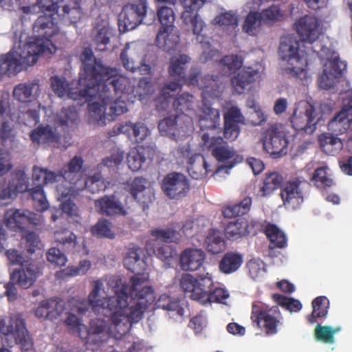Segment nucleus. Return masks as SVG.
I'll list each match as a JSON object with an SVG mask.
<instances>
[{
    "label": "nucleus",
    "mask_w": 352,
    "mask_h": 352,
    "mask_svg": "<svg viewBox=\"0 0 352 352\" xmlns=\"http://www.w3.org/2000/svg\"><path fill=\"white\" fill-rule=\"evenodd\" d=\"M304 183L299 179L287 182L281 189L280 197L283 205L287 209L296 210L304 201L302 185Z\"/></svg>",
    "instance_id": "22"
},
{
    "label": "nucleus",
    "mask_w": 352,
    "mask_h": 352,
    "mask_svg": "<svg viewBox=\"0 0 352 352\" xmlns=\"http://www.w3.org/2000/svg\"><path fill=\"white\" fill-rule=\"evenodd\" d=\"M96 211L102 215L113 216L116 214L126 215L122 204L113 195H104L94 202Z\"/></svg>",
    "instance_id": "33"
},
{
    "label": "nucleus",
    "mask_w": 352,
    "mask_h": 352,
    "mask_svg": "<svg viewBox=\"0 0 352 352\" xmlns=\"http://www.w3.org/2000/svg\"><path fill=\"white\" fill-rule=\"evenodd\" d=\"M300 42L293 36H285L281 38L278 48L280 57L287 60L289 64L296 66L289 67L285 69V72L291 77L302 80L305 78L307 72L304 66L307 65V59L304 58L302 52L300 53Z\"/></svg>",
    "instance_id": "10"
},
{
    "label": "nucleus",
    "mask_w": 352,
    "mask_h": 352,
    "mask_svg": "<svg viewBox=\"0 0 352 352\" xmlns=\"http://www.w3.org/2000/svg\"><path fill=\"white\" fill-rule=\"evenodd\" d=\"M78 114L74 107H63L57 113L56 117V124L58 126L63 127L65 131L69 128H72L77 124Z\"/></svg>",
    "instance_id": "49"
},
{
    "label": "nucleus",
    "mask_w": 352,
    "mask_h": 352,
    "mask_svg": "<svg viewBox=\"0 0 352 352\" xmlns=\"http://www.w3.org/2000/svg\"><path fill=\"white\" fill-rule=\"evenodd\" d=\"M156 307L164 310L175 311L179 316H184V309L181 307L179 301L172 298L166 294L160 296L155 303Z\"/></svg>",
    "instance_id": "61"
},
{
    "label": "nucleus",
    "mask_w": 352,
    "mask_h": 352,
    "mask_svg": "<svg viewBox=\"0 0 352 352\" xmlns=\"http://www.w3.org/2000/svg\"><path fill=\"white\" fill-rule=\"evenodd\" d=\"M340 330V327L332 328L330 326H322L318 324L314 331L315 338L325 344H333L335 341L334 335Z\"/></svg>",
    "instance_id": "63"
},
{
    "label": "nucleus",
    "mask_w": 352,
    "mask_h": 352,
    "mask_svg": "<svg viewBox=\"0 0 352 352\" xmlns=\"http://www.w3.org/2000/svg\"><path fill=\"white\" fill-rule=\"evenodd\" d=\"M208 0H182L184 8L182 18L186 23H190L192 27L194 34L199 35L204 26V21L197 14V12Z\"/></svg>",
    "instance_id": "24"
},
{
    "label": "nucleus",
    "mask_w": 352,
    "mask_h": 352,
    "mask_svg": "<svg viewBox=\"0 0 352 352\" xmlns=\"http://www.w3.org/2000/svg\"><path fill=\"white\" fill-rule=\"evenodd\" d=\"M111 80H102L98 82V85L93 87H82L83 89L78 91V98H86L89 101L88 110L91 116H98L100 119L105 112L108 111V105L111 100L110 95H108L109 86L113 89L114 94L123 93L130 87V79L128 78V83L125 87L120 86V83Z\"/></svg>",
    "instance_id": "5"
},
{
    "label": "nucleus",
    "mask_w": 352,
    "mask_h": 352,
    "mask_svg": "<svg viewBox=\"0 0 352 352\" xmlns=\"http://www.w3.org/2000/svg\"><path fill=\"white\" fill-rule=\"evenodd\" d=\"M131 89V82H130V87L123 93L114 94L113 89L111 86L108 88V95L111 96V100L108 105L107 113L111 116H117L123 114L127 111L126 103L124 100L122 99L126 94Z\"/></svg>",
    "instance_id": "45"
},
{
    "label": "nucleus",
    "mask_w": 352,
    "mask_h": 352,
    "mask_svg": "<svg viewBox=\"0 0 352 352\" xmlns=\"http://www.w3.org/2000/svg\"><path fill=\"white\" fill-rule=\"evenodd\" d=\"M55 15L43 14L33 25L38 38L34 42L19 45L0 56V76H14L37 62L38 56L46 50L44 39L50 41L58 32Z\"/></svg>",
    "instance_id": "2"
},
{
    "label": "nucleus",
    "mask_w": 352,
    "mask_h": 352,
    "mask_svg": "<svg viewBox=\"0 0 352 352\" xmlns=\"http://www.w3.org/2000/svg\"><path fill=\"white\" fill-rule=\"evenodd\" d=\"M191 58L184 54L175 55L170 58L168 74L179 85V82L181 79H184Z\"/></svg>",
    "instance_id": "37"
},
{
    "label": "nucleus",
    "mask_w": 352,
    "mask_h": 352,
    "mask_svg": "<svg viewBox=\"0 0 352 352\" xmlns=\"http://www.w3.org/2000/svg\"><path fill=\"white\" fill-rule=\"evenodd\" d=\"M113 29L110 26L109 23L105 20H100L96 22L94 27L91 36L92 41L100 46L102 45L105 46L110 41V38L113 36Z\"/></svg>",
    "instance_id": "42"
},
{
    "label": "nucleus",
    "mask_w": 352,
    "mask_h": 352,
    "mask_svg": "<svg viewBox=\"0 0 352 352\" xmlns=\"http://www.w3.org/2000/svg\"><path fill=\"white\" fill-rule=\"evenodd\" d=\"M161 188L169 199L179 200L187 195L190 185L184 175L173 172L167 174L163 178L161 182Z\"/></svg>",
    "instance_id": "16"
},
{
    "label": "nucleus",
    "mask_w": 352,
    "mask_h": 352,
    "mask_svg": "<svg viewBox=\"0 0 352 352\" xmlns=\"http://www.w3.org/2000/svg\"><path fill=\"white\" fill-rule=\"evenodd\" d=\"M157 16L161 27L156 36V45L160 48L170 52L175 48L180 40L178 31L174 26L175 13L171 8L160 6L157 8Z\"/></svg>",
    "instance_id": "11"
},
{
    "label": "nucleus",
    "mask_w": 352,
    "mask_h": 352,
    "mask_svg": "<svg viewBox=\"0 0 352 352\" xmlns=\"http://www.w3.org/2000/svg\"><path fill=\"white\" fill-rule=\"evenodd\" d=\"M40 93L38 80L16 85L13 89V98L21 103H29L37 98Z\"/></svg>",
    "instance_id": "32"
},
{
    "label": "nucleus",
    "mask_w": 352,
    "mask_h": 352,
    "mask_svg": "<svg viewBox=\"0 0 352 352\" xmlns=\"http://www.w3.org/2000/svg\"><path fill=\"white\" fill-rule=\"evenodd\" d=\"M250 318L253 326L263 331L266 336H273L278 333L283 318L277 306L269 308L261 302L256 301L252 305Z\"/></svg>",
    "instance_id": "12"
},
{
    "label": "nucleus",
    "mask_w": 352,
    "mask_h": 352,
    "mask_svg": "<svg viewBox=\"0 0 352 352\" xmlns=\"http://www.w3.org/2000/svg\"><path fill=\"white\" fill-rule=\"evenodd\" d=\"M265 234L274 247L278 248L285 247L287 244L286 236L274 224L267 225L265 229Z\"/></svg>",
    "instance_id": "62"
},
{
    "label": "nucleus",
    "mask_w": 352,
    "mask_h": 352,
    "mask_svg": "<svg viewBox=\"0 0 352 352\" xmlns=\"http://www.w3.org/2000/svg\"><path fill=\"white\" fill-rule=\"evenodd\" d=\"M252 206V198L245 197L239 203L228 205L223 208L222 214L226 218H233L246 214Z\"/></svg>",
    "instance_id": "53"
},
{
    "label": "nucleus",
    "mask_w": 352,
    "mask_h": 352,
    "mask_svg": "<svg viewBox=\"0 0 352 352\" xmlns=\"http://www.w3.org/2000/svg\"><path fill=\"white\" fill-rule=\"evenodd\" d=\"M80 58L83 66L80 72L78 85L80 87H93L102 80H112L120 83L125 87L128 78L120 74L116 68L106 66L94 56L91 50L86 48L81 54Z\"/></svg>",
    "instance_id": "3"
},
{
    "label": "nucleus",
    "mask_w": 352,
    "mask_h": 352,
    "mask_svg": "<svg viewBox=\"0 0 352 352\" xmlns=\"http://www.w3.org/2000/svg\"><path fill=\"white\" fill-rule=\"evenodd\" d=\"M151 234L165 243H177L182 237L179 226L175 224H171L164 228L152 230Z\"/></svg>",
    "instance_id": "50"
},
{
    "label": "nucleus",
    "mask_w": 352,
    "mask_h": 352,
    "mask_svg": "<svg viewBox=\"0 0 352 352\" xmlns=\"http://www.w3.org/2000/svg\"><path fill=\"white\" fill-rule=\"evenodd\" d=\"M313 311L307 316V320L311 324L317 322L319 318H325L327 317L329 307V301L325 296H318L312 301Z\"/></svg>",
    "instance_id": "52"
},
{
    "label": "nucleus",
    "mask_w": 352,
    "mask_h": 352,
    "mask_svg": "<svg viewBox=\"0 0 352 352\" xmlns=\"http://www.w3.org/2000/svg\"><path fill=\"white\" fill-rule=\"evenodd\" d=\"M147 180L142 177H136L128 184L127 188L131 196L143 207L148 206L151 201V193H146Z\"/></svg>",
    "instance_id": "38"
},
{
    "label": "nucleus",
    "mask_w": 352,
    "mask_h": 352,
    "mask_svg": "<svg viewBox=\"0 0 352 352\" xmlns=\"http://www.w3.org/2000/svg\"><path fill=\"white\" fill-rule=\"evenodd\" d=\"M43 221L41 214L28 210L10 208L6 212L5 223L8 229L14 232H23L30 226H38Z\"/></svg>",
    "instance_id": "13"
},
{
    "label": "nucleus",
    "mask_w": 352,
    "mask_h": 352,
    "mask_svg": "<svg viewBox=\"0 0 352 352\" xmlns=\"http://www.w3.org/2000/svg\"><path fill=\"white\" fill-rule=\"evenodd\" d=\"M30 137L33 142L37 144L54 142L59 139L58 135L55 133L49 125L38 126L31 132Z\"/></svg>",
    "instance_id": "51"
},
{
    "label": "nucleus",
    "mask_w": 352,
    "mask_h": 352,
    "mask_svg": "<svg viewBox=\"0 0 352 352\" xmlns=\"http://www.w3.org/2000/svg\"><path fill=\"white\" fill-rule=\"evenodd\" d=\"M206 260L205 252L200 249L187 248L180 254V267L184 271L199 270Z\"/></svg>",
    "instance_id": "34"
},
{
    "label": "nucleus",
    "mask_w": 352,
    "mask_h": 352,
    "mask_svg": "<svg viewBox=\"0 0 352 352\" xmlns=\"http://www.w3.org/2000/svg\"><path fill=\"white\" fill-rule=\"evenodd\" d=\"M283 177L277 172H267L260 184L261 197H267L278 189L283 183Z\"/></svg>",
    "instance_id": "46"
},
{
    "label": "nucleus",
    "mask_w": 352,
    "mask_h": 352,
    "mask_svg": "<svg viewBox=\"0 0 352 352\" xmlns=\"http://www.w3.org/2000/svg\"><path fill=\"white\" fill-rule=\"evenodd\" d=\"M133 50L126 46L120 53V60L124 67L129 71L135 72L138 71L142 75L152 74V67L146 63L145 58H142L140 63H136L132 58Z\"/></svg>",
    "instance_id": "35"
},
{
    "label": "nucleus",
    "mask_w": 352,
    "mask_h": 352,
    "mask_svg": "<svg viewBox=\"0 0 352 352\" xmlns=\"http://www.w3.org/2000/svg\"><path fill=\"white\" fill-rule=\"evenodd\" d=\"M65 1L63 4L58 3V0H36V7H38L43 14L57 15L70 23H76L77 21H73L69 17V14L63 15V6L68 5Z\"/></svg>",
    "instance_id": "43"
},
{
    "label": "nucleus",
    "mask_w": 352,
    "mask_h": 352,
    "mask_svg": "<svg viewBox=\"0 0 352 352\" xmlns=\"http://www.w3.org/2000/svg\"><path fill=\"white\" fill-rule=\"evenodd\" d=\"M106 185L104 179L102 178L100 174H95L93 176L85 178H80L78 182H75L74 186H68L66 188L62 190V187H58V192L63 197H66L68 195H72L78 193L79 191L84 189L87 190L89 192L95 194L101 190H104Z\"/></svg>",
    "instance_id": "18"
},
{
    "label": "nucleus",
    "mask_w": 352,
    "mask_h": 352,
    "mask_svg": "<svg viewBox=\"0 0 352 352\" xmlns=\"http://www.w3.org/2000/svg\"><path fill=\"white\" fill-rule=\"evenodd\" d=\"M10 106L8 102L0 101V140L3 146L12 147L16 141V132L10 120Z\"/></svg>",
    "instance_id": "21"
},
{
    "label": "nucleus",
    "mask_w": 352,
    "mask_h": 352,
    "mask_svg": "<svg viewBox=\"0 0 352 352\" xmlns=\"http://www.w3.org/2000/svg\"><path fill=\"white\" fill-rule=\"evenodd\" d=\"M296 32L304 42L313 43L321 34L320 21L315 16L306 14L295 23Z\"/></svg>",
    "instance_id": "19"
},
{
    "label": "nucleus",
    "mask_w": 352,
    "mask_h": 352,
    "mask_svg": "<svg viewBox=\"0 0 352 352\" xmlns=\"http://www.w3.org/2000/svg\"><path fill=\"white\" fill-rule=\"evenodd\" d=\"M221 82L219 76L205 75L200 80V89L210 96H217Z\"/></svg>",
    "instance_id": "59"
},
{
    "label": "nucleus",
    "mask_w": 352,
    "mask_h": 352,
    "mask_svg": "<svg viewBox=\"0 0 352 352\" xmlns=\"http://www.w3.org/2000/svg\"><path fill=\"white\" fill-rule=\"evenodd\" d=\"M263 19L259 12H250L246 16L243 30L249 35H256L261 30Z\"/></svg>",
    "instance_id": "60"
},
{
    "label": "nucleus",
    "mask_w": 352,
    "mask_h": 352,
    "mask_svg": "<svg viewBox=\"0 0 352 352\" xmlns=\"http://www.w3.org/2000/svg\"><path fill=\"white\" fill-rule=\"evenodd\" d=\"M64 324L70 331L78 334L87 346H100L107 340V322L104 318L91 319L87 327L75 314L68 313Z\"/></svg>",
    "instance_id": "7"
},
{
    "label": "nucleus",
    "mask_w": 352,
    "mask_h": 352,
    "mask_svg": "<svg viewBox=\"0 0 352 352\" xmlns=\"http://www.w3.org/2000/svg\"><path fill=\"white\" fill-rule=\"evenodd\" d=\"M103 283L100 280L94 281V287L91 292L88 296V299H82L76 301L75 308L72 310L77 312L80 315L85 314L91 307L94 312L102 313L105 318H107L106 321L111 323L110 329L117 333L116 337L120 338L126 335L129 331L122 333L120 329V324L122 322V316H118V321H114L113 316H114V311L111 310L108 306V300L111 297L107 298H102L100 292L102 288Z\"/></svg>",
    "instance_id": "6"
},
{
    "label": "nucleus",
    "mask_w": 352,
    "mask_h": 352,
    "mask_svg": "<svg viewBox=\"0 0 352 352\" xmlns=\"http://www.w3.org/2000/svg\"><path fill=\"white\" fill-rule=\"evenodd\" d=\"M318 141L321 150L329 155L338 154L344 146L342 140L333 134H322Z\"/></svg>",
    "instance_id": "47"
},
{
    "label": "nucleus",
    "mask_w": 352,
    "mask_h": 352,
    "mask_svg": "<svg viewBox=\"0 0 352 352\" xmlns=\"http://www.w3.org/2000/svg\"><path fill=\"white\" fill-rule=\"evenodd\" d=\"M201 142L204 150L210 152L219 162L223 163L218 167L217 172L223 169L230 170L243 161V157L220 135H214L212 133H203Z\"/></svg>",
    "instance_id": "9"
},
{
    "label": "nucleus",
    "mask_w": 352,
    "mask_h": 352,
    "mask_svg": "<svg viewBox=\"0 0 352 352\" xmlns=\"http://www.w3.org/2000/svg\"><path fill=\"white\" fill-rule=\"evenodd\" d=\"M204 157L200 154H195L189 157L187 170L189 175L195 179L204 178L210 171Z\"/></svg>",
    "instance_id": "39"
},
{
    "label": "nucleus",
    "mask_w": 352,
    "mask_h": 352,
    "mask_svg": "<svg viewBox=\"0 0 352 352\" xmlns=\"http://www.w3.org/2000/svg\"><path fill=\"white\" fill-rule=\"evenodd\" d=\"M149 133V129L144 123H132L129 122L117 128H113L109 132V136H113L123 133L130 138H133L135 142H140L146 139Z\"/></svg>",
    "instance_id": "31"
},
{
    "label": "nucleus",
    "mask_w": 352,
    "mask_h": 352,
    "mask_svg": "<svg viewBox=\"0 0 352 352\" xmlns=\"http://www.w3.org/2000/svg\"><path fill=\"white\" fill-rule=\"evenodd\" d=\"M173 107L177 115H180L182 122L186 125L192 122L191 116L196 111L197 101L193 95L183 93L174 98Z\"/></svg>",
    "instance_id": "27"
},
{
    "label": "nucleus",
    "mask_w": 352,
    "mask_h": 352,
    "mask_svg": "<svg viewBox=\"0 0 352 352\" xmlns=\"http://www.w3.org/2000/svg\"><path fill=\"white\" fill-rule=\"evenodd\" d=\"M65 309V303L61 299L50 298L41 302L35 310V316L38 318L55 320Z\"/></svg>",
    "instance_id": "28"
},
{
    "label": "nucleus",
    "mask_w": 352,
    "mask_h": 352,
    "mask_svg": "<svg viewBox=\"0 0 352 352\" xmlns=\"http://www.w3.org/2000/svg\"><path fill=\"white\" fill-rule=\"evenodd\" d=\"M352 122V97L344 100L342 109L329 122L328 129L338 136L346 133Z\"/></svg>",
    "instance_id": "20"
},
{
    "label": "nucleus",
    "mask_w": 352,
    "mask_h": 352,
    "mask_svg": "<svg viewBox=\"0 0 352 352\" xmlns=\"http://www.w3.org/2000/svg\"><path fill=\"white\" fill-rule=\"evenodd\" d=\"M144 250L138 247L127 249L123 259L124 266L135 275L130 278V286L127 283H121L114 287V295L108 300V306L113 310L114 321H118V316H122V333L131 329L133 323L138 322L144 312L155 299V293L151 286L147 285L148 276L141 271L145 270L146 263L141 257Z\"/></svg>",
    "instance_id": "1"
},
{
    "label": "nucleus",
    "mask_w": 352,
    "mask_h": 352,
    "mask_svg": "<svg viewBox=\"0 0 352 352\" xmlns=\"http://www.w3.org/2000/svg\"><path fill=\"white\" fill-rule=\"evenodd\" d=\"M328 170L327 166H320L314 170L311 181L318 188L326 189L334 185L333 179Z\"/></svg>",
    "instance_id": "58"
},
{
    "label": "nucleus",
    "mask_w": 352,
    "mask_h": 352,
    "mask_svg": "<svg viewBox=\"0 0 352 352\" xmlns=\"http://www.w3.org/2000/svg\"><path fill=\"white\" fill-rule=\"evenodd\" d=\"M146 0H135L124 5L119 14V21L125 30H132L140 25L147 13Z\"/></svg>",
    "instance_id": "15"
},
{
    "label": "nucleus",
    "mask_w": 352,
    "mask_h": 352,
    "mask_svg": "<svg viewBox=\"0 0 352 352\" xmlns=\"http://www.w3.org/2000/svg\"><path fill=\"white\" fill-rule=\"evenodd\" d=\"M224 138L230 141H233L237 138L240 133L239 124L244 122V118L236 107L230 108L223 115Z\"/></svg>",
    "instance_id": "29"
},
{
    "label": "nucleus",
    "mask_w": 352,
    "mask_h": 352,
    "mask_svg": "<svg viewBox=\"0 0 352 352\" xmlns=\"http://www.w3.org/2000/svg\"><path fill=\"white\" fill-rule=\"evenodd\" d=\"M148 149L144 147L131 150L126 157L129 168L133 172L140 170L148 157Z\"/></svg>",
    "instance_id": "54"
},
{
    "label": "nucleus",
    "mask_w": 352,
    "mask_h": 352,
    "mask_svg": "<svg viewBox=\"0 0 352 352\" xmlns=\"http://www.w3.org/2000/svg\"><path fill=\"white\" fill-rule=\"evenodd\" d=\"M202 114L199 118V125L201 131H208L203 133H212L216 135V133H220V128L218 126L220 122V112L218 109L212 108L204 102L201 107Z\"/></svg>",
    "instance_id": "30"
},
{
    "label": "nucleus",
    "mask_w": 352,
    "mask_h": 352,
    "mask_svg": "<svg viewBox=\"0 0 352 352\" xmlns=\"http://www.w3.org/2000/svg\"><path fill=\"white\" fill-rule=\"evenodd\" d=\"M83 160L80 156H74L58 173V175L60 182L65 183V184H59L56 186H61L62 190H65L68 186H74L75 182H78L80 178H82L83 175L81 169L83 165Z\"/></svg>",
    "instance_id": "26"
},
{
    "label": "nucleus",
    "mask_w": 352,
    "mask_h": 352,
    "mask_svg": "<svg viewBox=\"0 0 352 352\" xmlns=\"http://www.w3.org/2000/svg\"><path fill=\"white\" fill-rule=\"evenodd\" d=\"M243 262L241 254L235 252H226L219 263V271L225 274H230L236 272Z\"/></svg>",
    "instance_id": "41"
},
{
    "label": "nucleus",
    "mask_w": 352,
    "mask_h": 352,
    "mask_svg": "<svg viewBox=\"0 0 352 352\" xmlns=\"http://www.w3.org/2000/svg\"><path fill=\"white\" fill-rule=\"evenodd\" d=\"M264 150L273 158H279L287 153L289 140L283 131L271 126L265 132L261 139Z\"/></svg>",
    "instance_id": "14"
},
{
    "label": "nucleus",
    "mask_w": 352,
    "mask_h": 352,
    "mask_svg": "<svg viewBox=\"0 0 352 352\" xmlns=\"http://www.w3.org/2000/svg\"><path fill=\"white\" fill-rule=\"evenodd\" d=\"M51 88L53 92L60 98L67 97L74 100L78 99V91L82 89H76L74 91L65 78L53 76L50 78Z\"/></svg>",
    "instance_id": "40"
},
{
    "label": "nucleus",
    "mask_w": 352,
    "mask_h": 352,
    "mask_svg": "<svg viewBox=\"0 0 352 352\" xmlns=\"http://www.w3.org/2000/svg\"><path fill=\"white\" fill-rule=\"evenodd\" d=\"M182 121L180 115H176L174 118L168 117L161 120L158 124V129L162 135L175 136L177 131L184 126L179 124Z\"/></svg>",
    "instance_id": "56"
},
{
    "label": "nucleus",
    "mask_w": 352,
    "mask_h": 352,
    "mask_svg": "<svg viewBox=\"0 0 352 352\" xmlns=\"http://www.w3.org/2000/svg\"><path fill=\"white\" fill-rule=\"evenodd\" d=\"M40 274L39 267L32 261H25L15 269L10 276L11 280L23 289L30 287Z\"/></svg>",
    "instance_id": "23"
},
{
    "label": "nucleus",
    "mask_w": 352,
    "mask_h": 352,
    "mask_svg": "<svg viewBox=\"0 0 352 352\" xmlns=\"http://www.w3.org/2000/svg\"><path fill=\"white\" fill-rule=\"evenodd\" d=\"M314 120L315 110L311 106H309L304 111L296 107L289 118V122L296 131H304L306 133H312L315 131Z\"/></svg>",
    "instance_id": "25"
},
{
    "label": "nucleus",
    "mask_w": 352,
    "mask_h": 352,
    "mask_svg": "<svg viewBox=\"0 0 352 352\" xmlns=\"http://www.w3.org/2000/svg\"><path fill=\"white\" fill-rule=\"evenodd\" d=\"M259 223L254 219L239 217L230 221L224 229L225 236L230 241H236L249 234H256Z\"/></svg>",
    "instance_id": "17"
},
{
    "label": "nucleus",
    "mask_w": 352,
    "mask_h": 352,
    "mask_svg": "<svg viewBox=\"0 0 352 352\" xmlns=\"http://www.w3.org/2000/svg\"><path fill=\"white\" fill-rule=\"evenodd\" d=\"M258 72L251 67H244L231 78V84L235 92L243 94L246 88L258 76Z\"/></svg>",
    "instance_id": "36"
},
{
    "label": "nucleus",
    "mask_w": 352,
    "mask_h": 352,
    "mask_svg": "<svg viewBox=\"0 0 352 352\" xmlns=\"http://www.w3.org/2000/svg\"><path fill=\"white\" fill-rule=\"evenodd\" d=\"M33 183L36 186L43 187L49 183L59 182L58 173L53 171H47L46 169L34 166L32 170Z\"/></svg>",
    "instance_id": "55"
},
{
    "label": "nucleus",
    "mask_w": 352,
    "mask_h": 352,
    "mask_svg": "<svg viewBox=\"0 0 352 352\" xmlns=\"http://www.w3.org/2000/svg\"><path fill=\"white\" fill-rule=\"evenodd\" d=\"M27 191L32 199L34 206L37 211L43 212L48 208L49 204L44 193L43 187L35 186Z\"/></svg>",
    "instance_id": "64"
},
{
    "label": "nucleus",
    "mask_w": 352,
    "mask_h": 352,
    "mask_svg": "<svg viewBox=\"0 0 352 352\" xmlns=\"http://www.w3.org/2000/svg\"><path fill=\"white\" fill-rule=\"evenodd\" d=\"M212 275L206 273L195 277L184 274L180 279V287L185 295L202 305L208 302H219L228 298V292L221 287L213 289Z\"/></svg>",
    "instance_id": "4"
},
{
    "label": "nucleus",
    "mask_w": 352,
    "mask_h": 352,
    "mask_svg": "<svg viewBox=\"0 0 352 352\" xmlns=\"http://www.w3.org/2000/svg\"><path fill=\"white\" fill-rule=\"evenodd\" d=\"M54 240L58 248L64 252L72 251L76 246V236L68 229H62L54 232Z\"/></svg>",
    "instance_id": "48"
},
{
    "label": "nucleus",
    "mask_w": 352,
    "mask_h": 352,
    "mask_svg": "<svg viewBox=\"0 0 352 352\" xmlns=\"http://www.w3.org/2000/svg\"><path fill=\"white\" fill-rule=\"evenodd\" d=\"M205 244L207 251L212 254H219L225 248V242L221 233L215 230L209 231Z\"/></svg>",
    "instance_id": "57"
},
{
    "label": "nucleus",
    "mask_w": 352,
    "mask_h": 352,
    "mask_svg": "<svg viewBox=\"0 0 352 352\" xmlns=\"http://www.w3.org/2000/svg\"><path fill=\"white\" fill-rule=\"evenodd\" d=\"M0 333L4 336L3 344L8 346L18 344L23 352H28L32 348L33 342L20 314L0 316Z\"/></svg>",
    "instance_id": "8"
},
{
    "label": "nucleus",
    "mask_w": 352,
    "mask_h": 352,
    "mask_svg": "<svg viewBox=\"0 0 352 352\" xmlns=\"http://www.w3.org/2000/svg\"><path fill=\"white\" fill-rule=\"evenodd\" d=\"M178 89H180V85L176 82H170L165 85L155 98L156 110L159 112L166 111L175 95L174 92Z\"/></svg>",
    "instance_id": "44"
}]
</instances>
